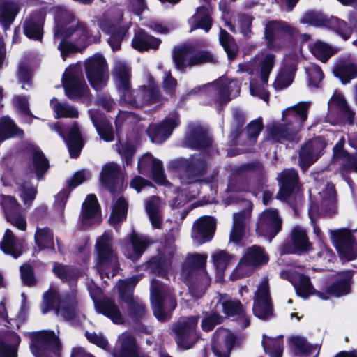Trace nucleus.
I'll use <instances>...</instances> for the list:
<instances>
[{"instance_id": "obj_1", "label": "nucleus", "mask_w": 357, "mask_h": 357, "mask_svg": "<svg viewBox=\"0 0 357 357\" xmlns=\"http://www.w3.org/2000/svg\"><path fill=\"white\" fill-rule=\"evenodd\" d=\"M310 102H301L282 112V123H273L267 128L268 138L275 142H298V132L307 120Z\"/></svg>"}, {"instance_id": "obj_2", "label": "nucleus", "mask_w": 357, "mask_h": 357, "mask_svg": "<svg viewBox=\"0 0 357 357\" xmlns=\"http://www.w3.org/2000/svg\"><path fill=\"white\" fill-rule=\"evenodd\" d=\"M56 29L54 38L61 39L58 48L61 51L63 59L68 54L77 52L78 47L72 43L66 42V38H70L77 44H85L88 40L86 28L75 21L73 15L64 8H59L56 15Z\"/></svg>"}, {"instance_id": "obj_3", "label": "nucleus", "mask_w": 357, "mask_h": 357, "mask_svg": "<svg viewBox=\"0 0 357 357\" xmlns=\"http://www.w3.org/2000/svg\"><path fill=\"white\" fill-rule=\"evenodd\" d=\"M275 64V55L271 53L261 54L255 57L252 61L240 63L238 70L246 72L248 74L254 75L259 73L260 79L262 86L250 83V93L252 96H258L264 101H268L269 93L264 86L267 84L269 75Z\"/></svg>"}, {"instance_id": "obj_4", "label": "nucleus", "mask_w": 357, "mask_h": 357, "mask_svg": "<svg viewBox=\"0 0 357 357\" xmlns=\"http://www.w3.org/2000/svg\"><path fill=\"white\" fill-rule=\"evenodd\" d=\"M151 301L153 314L161 322L170 319L172 312L177 305L170 289L163 287L161 282L155 279L151 282Z\"/></svg>"}, {"instance_id": "obj_5", "label": "nucleus", "mask_w": 357, "mask_h": 357, "mask_svg": "<svg viewBox=\"0 0 357 357\" xmlns=\"http://www.w3.org/2000/svg\"><path fill=\"white\" fill-rule=\"evenodd\" d=\"M241 83L235 79L227 82L225 79H220L193 89L190 93H201L208 96L211 100L219 104H225L240 93Z\"/></svg>"}, {"instance_id": "obj_6", "label": "nucleus", "mask_w": 357, "mask_h": 357, "mask_svg": "<svg viewBox=\"0 0 357 357\" xmlns=\"http://www.w3.org/2000/svg\"><path fill=\"white\" fill-rule=\"evenodd\" d=\"M173 60L176 68L183 71L188 67H193L206 63H215L217 58L206 50H197L192 45H187L175 50Z\"/></svg>"}, {"instance_id": "obj_7", "label": "nucleus", "mask_w": 357, "mask_h": 357, "mask_svg": "<svg viewBox=\"0 0 357 357\" xmlns=\"http://www.w3.org/2000/svg\"><path fill=\"white\" fill-rule=\"evenodd\" d=\"M175 162L180 169L178 178L183 185L200 181L208 167L205 157L201 154H195L188 159L181 158Z\"/></svg>"}, {"instance_id": "obj_8", "label": "nucleus", "mask_w": 357, "mask_h": 357, "mask_svg": "<svg viewBox=\"0 0 357 357\" xmlns=\"http://www.w3.org/2000/svg\"><path fill=\"white\" fill-rule=\"evenodd\" d=\"M52 308H55L56 314L63 319H71L76 313L77 302L74 296L61 300L58 291L50 288L43 294L41 311L43 314H45Z\"/></svg>"}, {"instance_id": "obj_9", "label": "nucleus", "mask_w": 357, "mask_h": 357, "mask_svg": "<svg viewBox=\"0 0 357 357\" xmlns=\"http://www.w3.org/2000/svg\"><path fill=\"white\" fill-rule=\"evenodd\" d=\"M112 233L105 232L97 241L98 267L101 276H114L117 271V259L112 249Z\"/></svg>"}, {"instance_id": "obj_10", "label": "nucleus", "mask_w": 357, "mask_h": 357, "mask_svg": "<svg viewBox=\"0 0 357 357\" xmlns=\"http://www.w3.org/2000/svg\"><path fill=\"white\" fill-rule=\"evenodd\" d=\"M198 321V316H191L182 317L173 325L172 330L179 347L189 349L195 345L198 340L196 331Z\"/></svg>"}, {"instance_id": "obj_11", "label": "nucleus", "mask_w": 357, "mask_h": 357, "mask_svg": "<svg viewBox=\"0 0 357 357\" xmlns=\"http://www.w3.org/2000/svg\"><path fill=\"white\" fill-rule=\"evenodd\" d=\"M85 70L91 86L98 91L104 88L109 79L105 59L99 54H94L85 62Z\"/></svg>"}, {"instance_id": "obj_12", "label": "nucleus", "mask_w": 357, "mask_h": 357, "mask_svg": "<svg viewBox=\"0 0 357 357\" xmlns=\"http://www.w3.org/2000/svg\"><path fill=\"white\" fill-rule=\"evenodd\" d=\"M62 82L66 94L70 99L76 100L87 94L88 88L79 66H70L66 69Z\"/></svg>"}, {"instance_id": "obj_13", "label": "nucleus", "mask_w": 357, "mask_h": 357, "mask_svg": "<svg viewBox=\"0 0 357 357\" xmlns=\"http://www.w3.org/2000/svg\"><path fill=\"white\" fill-rule=\"evenodd\" d=\"M244 209L233 215L232 227L229 234V243L242 245V240L248 231L251 220L252 203L248 200L243 201Z\"/></svg>"}, {"instance_id": "obj_14", "label": "nucleus", "mask_w": 357, "mask_h": 357, "mask_svg": "<svg viewBox=\"0 0 357 357\" xmlns=\"http://www.w3.org/2000/svg\"><path fill=\"white\" fill-rule=\"evenodd\" d=\"M330 238L336 248L340 256L347 260H353L357 254V243L351 231L347 229L342 228L335 230H329Z\"/></svg>"}, {"instance_id": "obj_15", "label": "nucleus", "mask_w": 357, "mask_h": 357, "mask_svg": "<svg viewBox=\"0 0 357 357\" xmlns=\"http://www.w3.org/2000/svg\"><path fill=\"white\" fill-rule=\"evenodd\" d=\"M296 28L283 21H271L266 24L265 36L269 49L277 50L281 48L282 40L286 37L297 35Z\"/></svg>"}, {"instance_id": "obj_16", "label": "nucleus", "mask_w": 357, "mask_h": 357, "mask_svg": "<svg viewBox=\"0 0 357 357\" xmlns=\"http://www.w3.org/2000/svg\"><path fill=\"white\" fill-rule=\"evenodd\" d=\"M252 310L254 314L261 319H266L272 316L273 309L267 278H264L257 287L253 298Z\"/></svg>"}, {"instance_id": "obj_17", "label": "nucleus", "mask_w": 357, "mask_h": 357, "mask_svg": "<svg viewBox=\"0 0 357 357\" xmlns=\"http://www.w3.org/2000/svg\"><path fill=\"white\" fill-rule=\"evenodd\" d=\"M180 123L179 116L177 112H171L162 123L152 125L144 130L148 133L152 142L161 144L165 142L172 133L173 130Z\"/></svg>"}, {"instance_id": "obj_18", "label": "nucleus", "mask_w": 357, "mask_h": 357, "mask_svg": "<svg viewBox=\"0 0 357 357\" xmlns=\"http://www.w3.org/2000/svg\"><path fill=\"white\" fill-rule=\"evenodd\" d=\"M31 350L36 357H43L49 351L56 352L60 347L59 338L51 331H41L31 336Z\"/></svg>"}, {"instance_id": "obj_19", "label": "nucleus", "mask_w": 357, "mask_h": 357, "mask_svg": "<svg viewBox=\"0 0 357 357\" xmlns=\"http://www.w3.org/2000/svg\"><path fill=\"white\" fill-rule=\"evenodd\" d=\"M282 222L277 210L266 209L260 215L256 228L257 233L268 237L271 242L282 229Z\"/></svg>"}, {"instance_id": "obj_20", "label": "nucleus", "mask_w": 357, "mask_h": 357, "mask_svg": "<svg viewBox=\"0 0 357 357\" xmlns=\"http://www.w3.org/2000/svg\"><path fill=\"white\" fill-rule=\"evenodd\" d=\"M217 307L220 306L222 312L228 317H237L239 325L245 328L250 325V319L245 314L242 303L229 295L219 294Z\"/></svg>"}, {"instance_id": "obj_21", "label": "nucleus", "mask_w": 357, "mask_h": 357, "mask_svg": "<svg viewBox=\"0 0 357 357\" xmlns=\"http://www.w3.org/2000/svg\"><path fill=\"white\" fill-rule=\"evenodd\" d=\"M0 206L8 222L22 231L26 230L25 217L20 214V205L14 197L0 195Z\"/></svg>"}, {"instance_id": "obj_22", "label": "nucleus", "mask_w": 357, "mask_h": 357, "mask_svg": "<svg viewBox=\"0 0 357 357\" xmlns=\"http://www.w3.org/2000/svg\"><path fill=\"white\" fill-rule=\"evenodd\" d=\"M326 144L325 139L318 137L309 140L302 146L299 153V164L303 170L318 160Z\"/></svg>"}, {"instance_id": "obj_23", "label": "nucleus", "mask_w": 357, "mask_h": 357, "mask_svg": "<svg viewBox=\"0 0 357 357\" xmlns=\"http://www.w3.org/2000/svg\"><path fill=\"white\" fill-rule=\"evenodd\" d=\"M176 248L173 245H163L159 249L157 256L153 257L146 264L147 268L150 272L158 275L165 276L170 266V259L173 257Z\"/></svg>"}, {"instance_id": "obj_24", "label": "nucleus", "mask_w": 357, "mask_h": 357, "mask_svg": "<svg viewBox=\"0 0 357 357\" xmlns=\"http://www.w3.org/2000/svg\"><path fill=\"white\" fill-rule=\"evenodd\" d=\"M50 128L52 130L57 132L67 142L70 156L72 158H77L83 147V141L77 124L74 123L71 126L68 132V138L65 136L64 126L61 123H55L50 124Z\"/></svg>"}, {"instance_id": "obj_25", "label": "nucleus", "mask_w": 357, "mask_h": 357, "mask_svg": "<svg viewBox=\"0 0 357 357\" xmlns=\"http://www.w3.org/2000/svg\"><path fill=\"white\" fill-rule=\"evenodd\" d=\"M215 220L211 216H203L197 219L193 225L192 238L194 242L201 245L210 241L215 229Z\"/></svg>"}, {"instance_id": "obj_26", "label": "nucleus", "mask_w": 357, "mask_h": 357, "mask_svg": "<svg viewBox=\"0 0 357 357\" xmlns=\"http://www.w3.org/2000/svg\"><path fill=\"white\" fill-rule=\"evenodd\" d=\"M236 342V337L229 330L218 328L213 342V350L217 357H229L230 352Z\"/></svg>"}, {"instance_id": "obj_27", "label": "nucleus", "mask_w": 357, "mask_h": 357, "mask_svg": "<svg viewBox=\"0 0 357 357\" xmlns=\"http://www.w3.org/2000/svg\"><path fill=\"white\" fill-rule=\"evenodd\" d=\"M281 275L292 284L298 296L306 298L314 293L309 277L294 269L284 271L281 273Z\"/></svg>"}, {"instance_id": "obj_28", "label": "nucleus", "mask_w": 357, "mask_h": 357, "mask_svg": "<svg viewBox=\"0 0 357 357\" xmlns=\"http://www.w3.org/2000/svg\"><path fill=\"white\" fill-rule=\"evenodd\" d=\"M138 169L142 174L152 172L154 180L159 184L166 185L167 181L165 178L162 162L154 158L151 154L143 155L138 160Z\"/></svg>"}, {"instance_id": "obj_29", "label": "nucleus", "mask_w": 357, "mask_h": 357, "mask_svg": "<svg viewBox=\"0 0 357 357\" xmlns=\"http://www.w3.org/2000/svg\"><path fill=\"white\" fill-rule=\"evenodd\" d=\"M280 190L277 195L278 199H287L298 185V175L296 170L288 169L278 176Z\"/></svg>"}, {"instance_id": "obj_30", "label": "nucleus", "mask_w": 357, "mask_h": 357, "mask_svg": "<svg viewBox=\"0 0 357 357\" xmlns=\"http://www.w3.org/2000/svg\"><path fill=\"white\" fill-rule=\"evenodd\" d=\"M185 144L192 149H200L210 146L211 139L206 129L199 125L192 124L186 134Z\"/></svg>"}, {"instance_id": "obj_31", "label": "nucleus", "mask_w": 357, "mask_h": 357, "mask_svg": "<svg viewBox=\"0 0 357 357\" xmlns=\"http://www.w3.org/2000/svg\"><path fill=\"white\" fill-rule=\"evenodd\" d=\"M114 76L116 84L120 90L122 91L125 101L131 102L132 99L130 97V78L131 68H128L126 63L117 62L114 70Z\"/></svg>"}, {"instance_id": "obj_32", "label": "nucleus", "mask_w": 357, "mask_h": 357, "mask_svg": "<svg viewBox=\"0 0 357 357\" xmlns=\"http://www.w3.org/2000/svg\"><path fill=\"white\" fill-rule=\"evenodd\" d=\"M333 72L342 84L349 83L357 77V61L351 59L340 60L334 66Z\"/></svg>"}, {"instance_id": "obj_33", "label": "nucleus", "mask_w": 357, "mask_h": 357, "mask_svg": "<svg viewBox=\"0 0 357 357\" xmlns=\"http://www.w3.org/2000/svg\"><path fill=\"white\" fill-rule=\"evenodd\" d=\"M163 202L158 197H151L146 204V210L153 227L161 229L162 225Z\"/></svg>"}, {"instance_id": "obj_34", "label": "nucleus", "mask_w": 357, "mask_h": 357, "mask_svg": "<svg viewBox=\"0 0 357 357\" xmlns=\"http://www.w3.org/2000/svg\"><path fill=\"white\" fill-rule=\"evenodd\" d=\"M190 26V31L202 29L208 32L212 25L210 9L207 7L201 6L197 9L195 15L188 20Z\"/></svg>"}, {"instance_id": "obj_35", "label": "nucleus", "mask_w": 357, "mask_h": 357, "mask_svg": "<svg viewBox=\"0 0 357 357\" xmlns=\"http://www.w3.org/2000/svg\"><path fill=\"white\" fill-rule=\"evenodd\" d=\"M100 181L111 192L116 185L121 183L119 168L116 163L109 162L104 166L100 174Z\"/></svg>"}, {"instance_id": "obj_36", "label": "nucleus", "mask_w": 357, "mask_h": 357, "mask_svg": "<svg viewBox=\"0 0 357 357\" xmlns=\"http://www.w3.org/2000/svg\"><path fill=\"white\" fill-rule=\"evenodd\" d=\"M114 357H134V336L130 333H123L119 336L114 349Z\"/></svg>"}, {"instance_id": "obj_37", "label": "nucleus", "mask_w": 357, "mask_h": 357, "mask_svg": "<svg viewBox=\"0 0 357 357\" xmlns=\"http://www.w3.org/2000/svg\"><path fill=\"white\" fill-rule=\"evenodd\" d=\"M241 259L253 268L266 264L268 261V256L261 247L252 245L245 250Z\"/></svg>"}, {"instance_id": "obj_38", "label": "nucleus", "mask_w": 357, "mask_h": 357, "mask_svg": "<svg viewBox=\"0 0 357 357\" xmlns=\"http://www.w3.org/2000/svg\"><path fill=\"white\" fill-rule=\"evenodd\" d=\"M352 275L351 271L340 273L338 279L327 288V293L337 297L349 293Z\"/></svg>"}, {"instance_id": "obj_39", "label": "nucleus", "mask_w": 357, "mask_h": 357, "mask_svg": "<svg viewBox=\"0 0 357 357\" xmlns=\"http://www.w3.org/2000/svg\"><path fill=\"white\" fill-rule=\"evenodd\" d=\"M99 211L100 208L96 197L93 194L88 195L82 204V224L89 225L93 222L97 218Z\"/></svg>"}, {"instance_id": "obj_40", "label": "nucleus", "mask_w": 357, "mask_h": 357, "mask_svg": "<svg viewBox=\"0 0 357 357\" xmlns=\"http://www.w3.org/2000/svg\"><path fill=\"white\" fill-rule=\"evenodd\" d=\"M290 342L294 347L295 354L305 356L317 357L320 351V346L318 344H310L306 339L301 336H293L290 339Z\"/></svg>"}, {"instance_id": "obj_41", "label": "nucleus", "mask_w": 357, "mask_h": 357, "mask_svg": "<svg viewBox=\"0 0 357 357\" xmlns=\"http://www.w3.org/2000/svg\"><path fill=\"white\" fill-rule=\"evenodd\" d=\"M20 342V338L15 333H9L0 338V357H17Z\"/></svg>"}, {"instance_id": "obj_42", "label": "nucleus", "mask_w": 357, "mask_h": 357, "mask_svg": "<svg viewBox=\"0 0 357 357\" xmlns=\"http://www.w3.org/2000/svg\"><path fill=\"white\" fill-rule=\"evenodd\" d=\"M321 197V207L323 213L327 215H331L336 211L335 191L332 184H327L324 190L319 192Z\"/></svg>"}, {"instance_id": "obj_43", "label": "nucleus", "mask_w": 357, "mask_h": 357, "mask_svg": "<svg viewBox=\"0 0 357 357\" xmlns=\"http://www.w3.org/2000/svg\"><path fill=\"white\" fill-rule=\"evenodd\" d=\"M44 16L42 14L31 17L25 21L24 31L27 37L32 39L40 40L43 34Z\"/></svg>"}, {"instance_id": "obj_44", "label": "nucleus", "mask_w": 357, "mask_h": 357, "mask_svg": "<svg viewBox=\"0 0 357 357\" xmlns=\"http://www.w3.org/2000/svg\"><path fill=\"white\" fill-rule=\"evenodd\" d=\"M262 345L266 354L271 357H282L283 353V337L275 338L263 335Z\"/></svg>"}, {"instance_id": "obj_45", "label": "nucleus", "mask_w": 357, "mask_h": 357, "mask_svg": "<svg viewBox=\"0 0 357 357\" xmlns=\"http://www.w3.org/2000/svg\"><path fill=\"white\" fill-rule=\"evenodd\" d=\"M160 43V40L139 29L135 30V50L140 52L146 51L149 49L156 50Z\"/></svg>"}, {"instance_id": "obj_46", "label": "nucleus", "mask_w": 357, "mask_h": 357, "mask_svg": "<svg viewBox=\"0 0 357 357\" xmlns=\"http://www.w3.org/2000/svg\"><path fill=\"white\" fill-rule=\"evenodd\" d=\"M137 101L135 100V105L137 104H150L159 102L160 95L158 88L153 84H151L149 87L142 86L137 93Z\"/></svg>"}, {"instance_id": "obj_47", "label": "nucleus", "mask_w": 357, "mask_h": 357, "mask_svg": "<svg viewBox=\"0 0 357 357\" xmlns=\"http://www.w3.org/2000/svg\"><path fill=\"white\" fill-rule=\"evenodd\" d=\"M50 106L55 113V118H77L79 112L77 109L67 103L59 102L54 98L50 100Z\"/></svg>"}, {"instance_id": "obj_48", "label": "nucleus", "mask_w": 357, "mask_h": 357, "mask_svg": "<svg viewBox=\"0 0 357 357\" xmlns=\"http://www.w3.org/2000/svg\"><path fill=\"white\" fill-rule=\"evenodd\" d=\"M128 204L121 197L117 199L112 204V213L109 219V224L115 227L126 218Z\"/></svg>"}, {"instance_id": "obj_49", "label": "nucleus", "mask_w": 357, "mask_h": 357, "mask_svg": "<svg viewBox=\"0 0 357 357\" xmlns=\"http://www.w3.org/2000/svg\"><path fill=\"white\" fill-rule=\"evenodd\" d=\"M1 248L6 254L10 255L15 259L22 253L20 244L10 229H6L5 232Z\"/></svg>"}, {"instance_id": "obj_50", "label": "nucleus", "mask_w": 357, "mask_h": 357, "mask_svg": "<svg viewBox=\"0 0 357 357\" xmlns=\"http://www.w3.org/2000/svg\"><path fill=\"white\" fill-rule=\"evenodd\" d=\"M211 257L219 278L222 277L227 266L235 260L234 255L224 250L215 252Z\"/></svg>"}, {"instance_id": "obj_51", "label": "nucleus", "mask_w": 357, "mask_h": 357, "mask_svg": "<svg viewBox=\"0 0 357 357\" xmlns=\"http://www.w3.org/2000/svg\"><path fill=\"white\" fill-rule=\"evenodd\" d=\"M332 104H335L338 107L340 114L349 124L353 123L355 112L348 106L342 94L335 92L328 102L329 106Z\"/></svg>"}, {"instance_id": "obj_52", "label": "nucleus", "mask_w": 357, "mask_h": 357, "mask_svg": "<svg viewBox=\"0 0 357 357\" xmlns=\"http://www.w3.org/2000/svg\"><path fill=\"white\" fill-rule=\"evenodd\" d=\"M291 238L294 246L298 250H307L310 247L306 231L301 226L293 227Z\"/></svg>"}, {"instance_id": "obj_53", "label": "nucleus", "mask_w": 357, "mask_h": 357, "mask_svg": "<svg viewBox=\"0 0 357 357\" xmlns=\"http://www.w3.org/2000/svg\"><path fill=\"white\" fill-rule=\"evenodd\" d=\"M296 70L295 64H291L288 70H282L277 75L273 86L275 90H282L288 87L294 80V73Z\"/></svg>"}, {"instance_id": "obj_54", "label": "nucleus", "mask_w": 357, "mask_h": 357, "mask_svg": "<svg viewBox=\"0 0 357 357\" xmlns=\"http://www.w3.org/2000/svg\"><path fill=\"white\" fill-rule=\"evenodd\" d=\"M100 312L108 317L114 324H122L124 319L116 304L109 299L104 300L100 305Z\"/></svg>"}, {"instance_id": "obj_55", "label": "nucleus", "mask_w": 357, "mask_h": 357, "mask_svg": "<svg viewBox=\"0 0 357 357\" xmlns=\"http://www.w3.org/2000/svg\"><path fill=\"white\" fill-rule=\"evenodd\" d=\"M22 133V131L10 118L3 117L0 119V143L9 137L20 135Z\"/></svg>"}, {"instance_id": "obj_56", "label": "nucleus", "mask_w": 357, "mask_h": 357, "mask_svg": "<svg viewBox=\"0 0 357 357\" xmlns=\"http://www.w3.org/2000/svg\"><path fill=\"white\" fill-rule=\"evenodd\" d=\"M17 7L12 2H0V22L8 27L14 20Z\"/></svg>"}, {"instance_id": "obj_57", "label": "nucleus", "mask_w": 357, "mask_h": 357, "mask_svg": "<svg viewBox=\"0 0 357 357\" xmlns=\"http://www.w3.org/2000/svg\"><path fill=\"white\" fill-rule=\"evenodd\" d=\"M312 54L322 62L326 61L337 50L320 40L315 42L310 48Z\"/></svg>"}, {"instance_id": "obj_58", "label": "nucleus", "mask_w": 357, "mask_h": 357, "mask_svg": "<svg viewBox=\"0 0 357 357\" xmlns=\"http://www.w3.org/2000/svg\"><path fill=\"white\" fill-rule=\"evenodd\" d=\"M325 26L335 30L339 33L344 40H347L352 32L350 27L347 26L346 22L336 17H331L326 20Z\"/></svg>"}, {"instance_id": "obj_59", "label": "nucleus", "mask_w": 357, "mask_h": 357, "mask_svg": "<svg viewBox=\"0 0 357 357\" xmlns=\"http://www.w3.org/2000/svg\"><path fill=\"white\" fill-rule=\"evenodd\" d=\"M35 241L40 249L52 248L54 245L53 234L48 228H37Z\"/></svg>"}, {"instance_id": "obj_60", "label": "nucleus", "mask_w": 357, "mask_h": 357, "mask_svg": "<svg viewBox=\"0 0 357 357\" xmlns=\"http://www.w3.org/2000/svg\"><path fill=\"white\" fill-rule=\"evenodd\" d=\"M219 39L229 59H233L238 51L237 45L233 38L226 31L221 29Z\"/></svg>"}, {"instance_id": "obj_61", "label": "nucleus", "mask_w": 357, "mask_h": 357, "mask_svg": "<svg viewBox=\"0 0 357 357\" xmlns=\"http://www.w3.org/2000/svg\"><path fill=\"white\" fill-rule=\"evenodd\" d=\"M120 298L127 304L132 303L134 282L132 280L120 281L117 284Z\"/></svg>"}, {"instance_id": "obj_62", "label": "nucleus", "mask_w": 357, "mask_h": 357, "mask_svg": "<svg viewBox=\"0 0 357 357\" xmlns=\"http://www.w3.org/2000/svg\"><path fill=\"white\" fill-rule=\"evenodd\" d=\"M33 163L36 174L38 178H40L49 167L47 160L43 153L36 149L33 151Z\"/></svg>"}, {"instance_id": "obj_63", "label": "nucleus", "mask_w": 357, "mask_h": 357, "mask_svg": "<svg viewBox=\"0 0 357 357\" xmlns=\"http://www.w3.org/2000/svg\"><path fill=\"white\" fill-rule=\"evenodd\" d=\"M305 69L308 76L309 86L318 87L319 82L324 79V73L321 69L314 63H309Z\"/></svg>"}, {"instance_id": "obj_64", "label": "nucleus", "mask_w": 357, "mask_h": 357, "mask_svg": "<svg viewBox=\"0 0 357 357\" xmlns=\"http://www.w3.org/2000/svg\"><path fill=\"white\" fill-rule=\"evenodd\" d=\"M91 119L101 139L106 142H112L114 140V135L112 129V126L109 122L104 121L101 123L98 124L95 119L92 116Z\"/></svg>"}]
</instances>
